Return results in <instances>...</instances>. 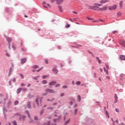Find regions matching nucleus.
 Returning <instances> with one entry per match:
<instances>
[{"label": "nucleus", "mask_w": 125, "mask_h": 125, "mask_svg": "<svg viewBox=\"0 0 125 125\" xmlns=\"http://www.w3.org/2000/svg\"><path fill=\"white\" fill-rule=\"evenodd\" d=\"M102 5L98 3H95L94 4V10H97L98 11H100L101 8L99 6H101Z\"/></svg>", "instance_id": "1"}, {"label": "nucleus", "mask_w": 125, "mask_h": 125, "mask_svg": "<svg viewBox=\"0 0 125 125\" xmlns=\"http://www.w3.org/2000/svg\"><path fill=\"white\" fill-rule=\"evenodd\" d=\"M42 97H38L36 99L35 102L37 104L38 107H39V101H40V102H42Z\"/></svg>", "instance_id": "2"}, {"label": "nucleus", "mask_w": 125, "mask_h": 125, "mask_svg": "<svg viewBox=\"0 0 125 125\" xmlns=\"http://www.w3.org/2000/svg\"><path fill=\"white\" fill-rule=\"evenodd\" d=\"M117 8V5H114L113 6L109 7V10H115Z\"/></svg>", "instance_id": "3"}, {"label": "nucleus", "mask_w": 125, "mask_h": 125, "mask_svg": "<svg viewBox=\"0 0 125 125\" xmlns=\"http://www.w3.org/2000/svg\"><path fill=\"white\" fill-rule=\"evenodd\" d=\"M26 119V116L25 115H21L20 117V121H25V119Z\"/></svg>", "instance_id": "4"}, {"label": "nucleus", "mask_w": 125, "mask_h": 125, "mask_svg": "<svg viewBox=\"0 0 125 125\" xmlns=\"http://www.w3.org/2000/svg\"><path fill=\"white\" fill-rule=\"evenodd\" d=\"M45 91L49 92L50 93H55V91H54V90L50 89H47L45 90Z\"/></svg>", "instance_id": "5"}, {"label": "nucleus", "mask_w": 125, "mask_h": 125, "mask_svg": "<svg viewBox=\"0 0 125 125\" xmlns=\"http://www.w3.org/2000/svg\"><path fill=\"white\" fill-rule=\"evenodd\" d=\"M120 44L124 47H125V41L124 40H122L120 42Z\"/></svg>", "instance_id": "6"}, {"label": "nucleus", "mask_w": 125, "mask_h": 125, "mask_svg": "<svg viewBox=\"0 0 125 125\" xmlns=\"http://www.w3.org/2000/svg\"><path fill=\"white\" fill-rule=\"evenodd\" d=\"M114 98L115 99L114 101V103H117V102H118V95H117V94H115Z\"/></svg>", "instance_id": "7"}, {"label": "nucleus", "mask_w": 125, "mask_h": 125, "mask_svg": "<svg viewBox=\"0 0 125 125\" xmlns=\"http://www.w3.org/2000/svg\"><path fill=\"white\" fill-rule=\"evenodd\" d=\"M109 0H102L100 1V3H106V2H109Z\"/></svg>", "instance_id": "8"}, {"label": "nucleus", "mask_w": 125, "mask_h": 125, "mask_svg": "<svg viewBox=\"0 0 125 125\" xmlns=\"http://www.w3.org/2000/svg\"><path fill=\"white\" fill-rule=\"evenodd\" d=\"M108 8V7L106 6L103 7V8H101V11H104V10H107V9Z\"/></svg>", "instance_id": "9"}, {"label": "nucleus", "mask_w": 125, "mask_h": 125, "mask_svg": "<svg viewBox=\"0 0 125 125\" xmlns=\"http://www.w3.org/2000/svg\"><path fill=\"white\" fill-rule=\"evenodd\" d=\"M26 61H27V59H26V58L22 59L21 60V64H24V63H25V62Z\"/></svg>", "instance_id": "10"}, {"label": "nucleus", "mask_w": 125, "mask_h": 125, "mask_svg": "<svg viewBox=\"0 0 125 125\" xmlns=\"http://www.w3.org/2000/svg\"><path fill=\"white\" fill-rule=\"evenodd\" d=\"M56 81H53L49 83V85H55V84H56Z\"/></svg>", "instance_id": "11"}, {"label": "nucleus", "mask_w": 125, "mask_h": 125, "mask_svg": "<svg viewBox=\"0 0 125 125\" xmlns=\"http://www.w3.org/2000/svg\"><path fill=\"white\" fill-rule=\"evenodd\" d=\"M58 4H61L63 2V0H56Z\"/></svg>", "instance_id": "12"}, {"label": "nucleus", "mask_w": 125, "mask_h": 125, "mask_svg": "<svg viewBox=\"0 0 125 125\" xmlns=\"http://www.w3.org/2000/svg\"><path fill=\"white\" fill-rule=\"evenodd\" d=\"M120 58L121 60H125V56L120 55Z\"/></svg>", "instance_id": "13"}, {"label": "nucleus", "mask_w": 125, "mask_h": 125, "mask_svg": "<svg viewBox=\"0 0 125 125\" xmlns=\"http://www.w3.org/2000/svg\"><path fill=\"white\" fill-rule=\"evenodd\" d=\"M21 90H22V89L21 88H18L17 90V94H19L20 92H21Z\"/></svg>", "instance_id": "14"}, {"label": "nucleus", "mask_w": 125, "mask_h": 125, "mask_svg": "<svg viewBox=\"0 0 125 125\" xmlns=\"http://www.w3.org/2000/svg\"><path fill=\"white\" fill-rule=\"evenodd\" d=\"M6 40L7 41V42H12V39L7 37L6 38Z\"/></svg>", "instance_id": "15"}, {"label": "nucleus", "mask_w": 125, "mask_h": 125, "mask_svg": "<svg viewBox=\"0 0 125 125\" xmlns=\"http://www.w3.org/2000/svg\"><path fill=\"white\" fill-rule=\"evenodd\" d=\"M53 72H55V74H58V70H57L56 68H53Z\"/></svg>", "instance_id": "16"}, {"label": "nucleus", "mask_w": 125, "mask_h": 125, "mask_svg": "<svg viewBox=\"0 0 125 125\" xmlns=\"http://www.w3.org/2000/svg\"><path fill=\"white\" fill-rule=\"evenodd\" d=\"M49 77V75H43L42 76V79H46V78H48Z\"/></svg>", "instance_id": "17"}, {"label": "nucleus", "mask_w": 125, "mask_h": 125, "mask_svg": "<svg viewBox=\"0 0 125 125\" xmlns=\"http://www.w3.org/2000/svg\"><path fill=\"white\" fill-rule=\"evenodd\" d=\"M27 107L28 109H31V104L30 103L27 104Z\"/></svg>", "instance_id": "18"}, {"label": "nucleus", "mask_w": 125, "mask_h": 125, "mask_svg": "<svg viewBox=\"0 0 125 125\" xmlns=\"http://www.w3.org/2000/svg\"><path fill=\"white\" fill-rule=\"evenodd\" d=\"M69 123H70V119H68L67 121H66L64 123V125H68V124H69Z\"/></svg>", "instance_id": "19"}, {"label": "nucleus", "mask_w": 125, "mask_h": 125, "mask_svg": "<svg viewBox=\"0 0 125 125\" xmlns=\"http://www.w3.org/2000/svg\"><path fill=\"white\" fill-rule=\"evenodd\" d=\"M96 59L98 60V63H99V64H101V61L100 60V59H99V58L97 57Z\"/></svg>", "instance_id": "20"}, {"label": "nucleus", "mask_w": 125, "mask_h": 125, "mask_svg": "<svg viewBox=\"0 0 125 125\" xmlns=\"http://www.w3.org/2000/svg\"><path fill=\"white\" fill-rule=\"evenodd\" d=\"M59 9L61 12H63V10H62V7H61V6H59Z\"/></svg>", "instance_id": "21"}, {"label": "nucleus", "mask_w": 125, "mask_h": 125, "mask_svg": "<svg viewBox=\"0 0 125 125\" xmlns=\"http://www.w3.org/2000/svg\"><path fill=\"white\" fill-rule=\"evenodd\" d=\"M42 83L43 84H45L47 83V81H46V80H43L42 81Z\"/></svg>", "instance_id": "22"}, {"label": "nucleus", "mask_w": 125, "mask_h": 125, "mask_svg": "<svg viewBox=\"0 0 125 125\" xmlns=\"http://www.w3.org/2000/svg\"><path fill=\"white\" fill-rule=\"evenodd\" d=\"M77 99H78V101L80 102V101H81V96H80V95L78 96Z\"/></svg>", "instance_id": "23"}, {"label": "nucleus", "mask_w": 125, "mask_h": 125, "mask_svg": "<svg viewBox=\"0 0 125 125\" xmlns=\"http://www.w3.org/2000/svg\"><path fill=\"white\" fill-rule=\"evenodd\" d=\"M19 104V102H18V101H16L14 102V105H18Z\"/></svg>", "instance_id": "24"}, {"label": "nucleus", "mask_w": 125, "mask_h": 125, "mask_svg": "<svg viewBox=\"0 0 125 125\" xmlns=\"http://www.w3.org/2000/svg\"><path fill=\"white\" fill-rule=\"evenodd\" d=\"M26 114L28 115V117L29 119H31V117H30V114L28 111H26Z\"/></svg>", "instance_id": "25"}, {"label": "nucleus", "mask_w": 125, "mask_h": 125, "mask_svg": "<svg viewBox=\"0 0 125 125\" xmlns=\"http://www.w3.org/2000/svg\"><path fill=\"white\" fill-rule=\"evenodd\" d=\"M123 1H121L120 2L119 4H120V6H121V7H123Z\"/></svg>", "instance_id": "26"}, {"label": "nucleus", "mask_w": 125, "mask_h": 125, "mask_svg": "<svg viewBox=\"0 0 125 125\" xmlns=\"http://www.w3.org/2000/svg\"><path fill=\"white\" fill-rule=\"evenodd\" d=\"M55 116H58L59 119L61 118V116H59V113H57L56 114H55Z\"/></svg>", "instance_id": "27"}, {"label": "nucleus", "mask_w": 125, "mask_h": 125, "mask_svg": "<svg viewBox=\"0 0 125 125\" xmlns=\"http://www.w3.org/2000/svg\"><path fill=\"white\" fill-rule=\"evenodd\" d=\"M89 9H93V10H94V6H90L89 7Z\"/></svg>", "instance_id": "28"}, {"label": "nucleus", "mask_w": 125, "mask_h": 125, "mask_svg": "<svg viewBox=\"0 0 125 125\" xmlns=\"http://www.w3.org/2000/svg\"><path fill=\"white\" fill-rule=\"evenodd\" d=\"M76 84H77L78 85H80V84H81V82L80 81H77L76 83Z\"/></svg>", "instance_id": "29"}, {"label": "nucleus", "mask_w": 125, "mask_h": 125, "mask_svg": "<svg viewBox=\"0 0 125 125\" xmlns=\"http://www.w3.org/2000/svg\"><path fill=\"white\" fill-rule=\"evenodd\" d=\"M33 67L34 69H38V68H39L40 67L38 65H34Z\"/></svg>", "instance_id": "30"}, {"label": "nucleus", "mask_w": 125, "mask_h": 125, "mask_svg": "<svg viewBox=\"0 0 125 125\" xmlns=\"http://www.w3.org/2000/svg\"><path fill=\"white\" fill-rule=\"evenodd\" d=\"M13 125H17V122H16V121H13Z\"/></svg>", "instance_id": "31"}, {"label": "nucleus", "mask_w": 125, "mask_h": 125, "mask_svg": "<svg viewBox=\"0 0 125 125\" xmlns=\"http://www.w3.org/2000/svg\"><path fill=\"white\" fill-rule=\"evenodd\" d=\"M42 69H43V67H41L37 70V72L39 73V72H40V71H41V70H42Z\"/></svg>", "instance_id": "32"}, {"label": "nucleus", "mask_w": 125, "mask_h": 125, "mask_svg": "<svg viewBox=\"0 0 125 125\" xmlns=\"http://www.w3.org/2000/svg\"><path fill=\"white\" fill-rule=\"evenodd\" d=\"M44 125H50V122L48 121L47 123L45 124Z\"/></svg>", "instance_id": "33"}, {"label": "nucleus", "mask_w": 125, "mask_h": 125, "mask_svg": "<svg viewBox=\"0 0 125 125\" xmlns=\"http://www.w3.org/2000/svg\"><path fill=\"white\" fill-rule=\"evenodd\" d=\"M121 15H122V13L121 12H118L117 13V16H121Z\"/></svg>", "instance_id": "34"}, {"label": "nucleus", "mask_w": 125, "mask_h": 125, "mask_svg": "<svg viewBox=\"0 0 125 125\" xmlns=\"http://www.w3.org/2000/svg\"><path fill=\"white\" fill-rule=\"evenodd\" d=\"M75 114L76 115L78 113V109H76L74 111Z\"/></svg>", "instance_id": "35"}, {"label": "nucleus", "mask_w": 125, "mask_h": 125, "mask_svg": "<svg viewBox=\"0 0 125 125\" xmlns=\"http://www.w3.org/2000/svg\"><path fill=\"white\" fill-rule=\"evenodd\" d=\"M48 110H53V107H50L48 108Z\"/></svg>", "instance_id": "36"}, {"label": "nucleus", "mask_w": 125, "mask_h": 125, "mask_svg": "<svg viewBox=\"0 0 125 125\" xmlns=\"http://www.w3.org/2000/svg\"><path fill=\"white\" fill-rule=\"evenodd\" d=\"M6 56H7V57H10V55L9 54H8V53H7L6 54Z\"/></svg>", "instance_id": "37"}, {"label": "nucleus", "mask_w": 125, "mask_h": 125, "mask_svg": "<svg viewBox=\"0 0 125 125\" xmlns=\"http://www.w3.org/2000/svg\"><path fill=\"white\" fill-rule=\"evenodd\" d=\"M106 79H107V80H110V76H106Z\"/></svg>", "instance_id": "38"}, {"label": "nucleus", "mask_w": 125, "mask_h": 125, "mask_svg": "<svg viewBox=\"0 0 125 125\" xmlns=\"http://www.w3.org/2000/svg\"><path fill=\"white\" fill-rule=\"evenodd\" d=\"M116 111L117 112V113H119L120 112V110H119V109L118 108H116Z\"/></svg>", "instance_id": "39"}, {"label": "nucleus", "mask_w": 125, "mask_h": 125, "mask_svg": "<svg viewBox=\"0 0 125 125\" xmlns=\"http://www.w3.org/2000/svg\"><path fill=\"white\" fill-rule=\"evenodd\" d=\"M45 63L46 64H48V61H47V60H45Z\"/></svg>", "instance_id": "40"}, {"label": "nucleus", "mask_w": 125, "mask_h": 125, "mask_svg": "<svg viewBox=\"0 0 125 125\" xmlns=\"http://www.w3.org/2000/svg\"><path fill=\"white\" fill-rule=\"evenodd\" d=\"M21 79H24V75L23 74H21Z\"/></svg>", "instance_id": "41"}, {"label": "nucleus", "mask_w": 125, "mask_h": 125, "mask_svg": "<svg viewBox=\"0 0 125 125\" xmlns=\"http://www.w3.org/2000/svg\"><path fill=\"white\" fill-rule=\"evenodd\" d=\"M64 95H65V94L62 93V94H61V97H62V96H64Z\"/></svg>", "instance_id": "42"}, {"label": "nucleus", "mask_w": 125, "mask_h": 125, "mask_svg": "<svg viewBox=\"0 0 125 125\" xmlns=\"http://www.w3.org/2000/svg\"><path fill=\"white\" fill-rule=\"evenodd\" d=\"M66 28H69L70 27V24H67L65 25Z\"/></svg>", "instance_id": "43"}, {"label": "nucleus", "mask_w": 125, "mask_h": 125, "mask_svg": "<svg viewBox=\"0 0 125 125\" xmlns=\"http://www.w3.org/2000/svg\"><path fill=\"white\" fill-rule=\"evenodd\" d=\"M60 84H57L56 85V87H58V86H60Z\"/></svg>", "instance_id": "44"}, {"label": "nucleus", "mask_w": 125, "mask_h": 125, "mask_svg": "<svg viewBox=\"0 0 125 125\" xmlns=\"http://www.w3.org/2000/svg\"><path fill=\"white\" fill-rule=\"evenodd\" d=\"M35 120H36V121H38V116L35 117Z\"/></svg>", "instance_id": "45"}, {"label": "nucleus", "mask_w": 125, "mask_h": 125, "mask_svg": "<svg viewBox=\"0 0 125 125\" xmlns=\"http://www.w3.org/2000/svg\"><path fill=\"white\" fill-rule=\"evenodd\" d=\"M21 86H25V84H24V83H21Z\"/></svg>", "instance_id": "46"}, {"label": "nucleus", "mask_w": 125, "mask_h": 125, "mask_svg": "<svg viewBox=\"0 0 125 125\" xmlns=\"http://www.w3.org/2000/svg\"><path fill=\"white\" fill-rule=\"evenodd\" d=\"M105 72V73L106 75H109V72H108V70H106Z\"/></svg>", "instance_id": "47"}, {"label": "nucleus", "mask_w": 125, "mask_h": 125, "mask_svg": "<svg viewBox=\"0 0 125 125\" xmlns=\"http://www.w3.org/2000/svg\"><path fill=\"white\" fill-rule=\"evenodd\" d=\"M63 88H67V85H64L62 86Z\"/></svg>", "instance_id": "48"}, {"label": "nucleus", "mask_w": 125, "mask_h": 125, "mask_svg": "<svg viewBox=\"0 0 125 125\" xmlns=\"http://www.w3.org/2000/svg\"><path fill=\"white\" fill-rule=\"evenodd\" d=\"M55 0H51V2H52V3H53V2H54V1H55Z\"/></svg>", "instance_id": "49"}, {"label": "nucleus", "mask_w": 125, "mask_h": 125, "mask_svg": "<svg viewBox=\"0 0 125 125\" xmlns=\"http://www.w3.org/2000/svg\"><path fill=\"white\" fill-rule=\"evenodd\" d=\"M12 82H16V79L14 78V79L12 80Z\"/></svg>", "instance_id": "50"}, {"label": "nucleus", "mask_w": 125, "mask_h": 125, "mask_svg": "<svg viewBox=\"0 0 125 125\" xmlns=\"http://www.w3.org/2000/svg\"><path fill=\"white\" fill-rule=\"evenodd\" d=\"M115 122L116 123V124H118L119 123V120H116L115 121Z\"/></svg>", "instance_id": "51"}, {"label": "nucleus", "mask_w": 125, "mask_h": 125, "mask_svg": "<svg viewBox=\"0 0 125 125\" xmlns=\"http://www.w3.org/2000/svg\"><path fill=\"white\" fill-rule=\"evenodd\" d=\"M47 101H51V102H52V100H50V99H48L47 100Z\"/></svg>", "instance_id": "52"}, {"label": "nucleus", "mask_w": 125, "mask_h": 125, "mask_svg": "<svg viewBox=\"0 0 125 125\" xmlns=\"http://www.w3.org/2000/svg\"><path fill=\"white\" fill-rule=\"evenodd\" d=\"M87 19L88 20H92V19H91V18H90L87 17Z\"/></svg>", "instance_id": "53"}, {"label": "nucleus", "mask_w": 125, "mask_h": 125, "mask_svg": "<svg viewBox=\"0 0 125 125\" xmlns=\"http://www.w3.org/2000/svg\"><path fill=\"white\" fill-rule=\"evenodd\" d=\"M57 104V103H54L53 105V106H55V105H56Z\"/></svg>", "instance_id": "54"}, {"label": "nucleus", "mask_w": 125, "mask_h": 125, "mask_svg": "<svg viewBox=\"0 0 125 125\" xmlns=\"http://www.w3.org/2000/svg\"><path fill=\"white\" fill-rule=\"evenodd\" d=\"M12 48H13V49H15L16 47H15V46L13 45V46H12Z\"/></svg>", "instance_id": "55"}, {"label": "nucleus", "mask_w": 125, "mask_h": 125, "mask_svg": "<svg viewBox=\"0 0 125 125\" xmlns=\"http://www.w3.org/2000/svg\"><path fill=\"white\" fill-rule=\"evenodd\" d=\"M94 76L95 78H96V73H94Z\"/></svg>", "instance_id": "56"}, {"label": "nucleus", "mask_w": 125, "mask_h": 125, "mask_svg": "<svg viewBox=\"0 0 125 125\" xmlns=\"http://www.w3.org/2000/svg\"><path fill=\"white\" fill-rule=\"evenodd\" d=\"M31 86V84H28L27 85V87H30Z\"/></svg>", "instance_id": "57"}, {"label": "nucleus", "mask_w": 125, "mask_h": 125, "mask_svg": "<svg viewBox=\"0 0 125 125\" xmlns=\"http://www.w3.org/2000/svg\"><path fill=\"white\" fill-rule=\"evenodd\" d=\"M106 116L107 115H109V113H108V111H106Z\"/></svg>", "instance_id": "58"}, {"label": "nucleus", "mask_w": 125, "mask_h": 125, "mask_svg": "<svg viewBox=\"0 0 125 125\" xmlns=\"http://www.w3.org/2000/svg\"><path fill=\"white\" fill-rule=\"evenodd\" d=\"M47 95V93H46L45 94H42V95Z\"/></svg>", "instance_id": "59"}, {"label": "nucleus", "mask_w": 125, "mask_h": 125, "mask_svg": "<svg viewBox=\"0 0 125 125\" xmlns=\"http://www.w3.org/2000/svg\"><path fill=\"white\" fill-rule=\"evenodd\" d=\"M9 83L10 85H11V81H9Z\"/></svg>", "instance_id": "60"}, {"label": "nucleus", "mask_w": 125, "mask_h": 125, "mask_svg": "<svg viewBox=\"0 0 125 125\" xmlns=\"http://www.w3.org/2000/svg\"><path fill=\"white\" fill-rule=\"evenodd\" d=\"M73 13H74L75 14H78V13L75 11L73 12Z\"/></svg>", "instance_id": "61"}, {"label": "nucleus", "mask_w": 125, "mask_h": 125, "mask_svg": "<svg viewBox=\"0 0 125 125\" xmlns=\"http://www.w3.org/2000/svg\"><path fill=\"white\" fill-rule=\"evenodd\" d=\"M106 67V69H108V68H109V66H108V65H105Z\"/></svg>", "instance_id": "62"}, {"label": "nucleus", "mask_w": 125, "mask_h": 125, "mask_svg": "<svg viewBox=\"0 0 125 125\" xmlns=\"http://www.w3.org/2000/svg\"><path fill=\"white\" fill-rule=\"evenodd\" d=\"M119 125H125V124H124V123H121L120 124H119Z\"/></svg>", "instance_id": "63"}, {"label": "nucleus", "mask_w": 125, "mask_h": 125, "mask_svg": "<svg viewBox=\"0 0 125 125\" xmlns=\"http://www.w3.org/2000/svg\"><path fill=\"white\" fill-rule=\"evenodd\" d=\"M72 84H75V82L72 81Z\"/></svg>", "instance_id": "64"}]
</instances>
